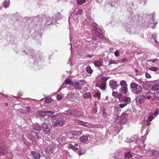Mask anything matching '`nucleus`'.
Listing matches in <instances>:
<instances>
[{
	"label": "nucleus",
	"instance_id": "6e6d98bb",
	"mask_svg": "<svg viewBox=\"0 0 159 159\" xmlns=\"http://www.w3.org/2000/svg\"><path fill=\"white\" fill-rule=\"evenodd\" d=\"M127 59L126 58L122 59V61H127Z\"/></svg>",
	"mask_w": 159,
	"mask_h": 159
},
{
	"label": "nucleus",
	"instance_id": "2f4dec72",
	"mask_svg": "<svg viewBox=\"0 0 159 159\" xmlns=\"http://www.w3.org/2000/svg\"><path fill=\"white\" fill-rule=\"evenodd\" d=\"M112 95L113 97H118L120 96V94H118L117 92L113 91L112 93Z\"/></svg>",
	"mask_w": 159,
	"mask_h": 159
},
{
	"label": "nucleus",
	"instance_id": "b1692460",
	"mask_svg": "<svg viewBox=\"0 0 159 159\" xmlns=\"http://www.w3.org/2000/svg\"><path fill=\"white\" fill-rule=\"evenodd\" d=\"M68 148L69 149L71 148L74 150L75 151H76L78 150V148L72 144H70L68 145Z\"/></svg>",
	"mask_w": 159,
	"mask_h": 159
},
{
	"label": "nucleus",
	"instance_id": "473e14b6",
	"mask_svg": "<svg viewBox=\"0 0 159 159\" xmlns=\"http://www.w3.org/2000/svg\"><path fill=\"white\" fill-rule=\"evenodd\" d=\"M118 63V62L116 61H114L112 60H111L108 64V65H110L111 64H116Z\"/></svg>",
	"mask_w": 159,
	"mask_h": 159
},
{
	"label": "nucleus",
	"instance_id": "f704fd0d",
	"mask_svg": "<svg viewBox=\"0 0 159 159\" xmlns=\"http://www.w3.org/2000/svg\"><path fill=\"white\" fill-rule=\"evenodd\" d=\"M154 97L157 100H159V91L154 93Z\"/></svg>",
	"mask_w": 159,
	"mask_h": 159
},
{
	"label": "nucleus",
	"instance_id": "4be33fe9",
	"mask_svg": "<svg viewBox=\"0 0 159 159\" xmlns=\"http://www.w3.org/2000/svg\"><path fill=\"white\" fill-rule=\"evenodd\" d=\"M65 82L66 84H70L72 85L73 82H72L71 80L70 79H66L65 80Z\"/></svg>",
	"mask_w": 159,
	"mask_h": 159
},
{
	"label": "nucleus",
	"instance_id": "f03ea898",
	"mask_svg": "<svg viewBox=\"0 0 159 159\" xmlns=\"http://www.w3.org/2000/svg\"><path fill=\"white\" fill-rule=\"evenodd\" d=\"M131 91L136 94H140L142 90V88L139 85L136 83L132 82L130 84Z\"/></svg>",
	"mask_w": 159,
	"mask_h": 159
},
{
	"label": "nucleus",
	"instance_id": "2eb2a0df",
	"mask_svg": "<svg viewBox=\"0 0 159 159\" xmlns=\"http://www.w3.org/2000/svg\"><path fill=\"white\" fill-rule=\"evenodd\" d=\"M120 91L123 94H126L128 91V86L121 87L120 89Z\"/></svg>",
	"mask_w": 159,
	"mask_h": 159
},
{
	"label": "nucleus",
	"instance_id": "bf43d9fd",
	"mask_svg": "<svg viewBox=\"0 0 159 159\" xmlns=\"http://www.w3.org/2000/svg\"><path fill=\"white\" fill-rule=\"evenodd\" d=\"M155 26H156V24L154 26H152V29H154L155 28Z\"/></svg>",
	"mask_w": 159,
	"mask_h": 159
},
{
	"label": "nucleus",
	"instance_id": "1a4fd4ad",
	"mask_svg": "<svg viewBox=\"0 0 159 159\" xmlns=\"http://www.w3.org/2000/svg\"><path fill=\"white\" fill-rule=\"evenodd\" d=\"M145 99V97L143 95H139L136 98V100L139 103H142Z\"/></svg>",
	"mask_w": 159,
	"mask_h": 159
},
{
	"label": "nucleus",
	"instance_id": "de8ad7c7",
	"mask_svg": "<svg viewBox=\"0 0 159 159\" xmlns=\"http://www.w3.org/2000/svg\"><path fill=\"white\" fill-rule=\"evenodd\" d=\"M152 154L153 155L156 156L158 154V152L156 151H154L152 152Z\"/></svg>",
	"mask_w": 159,
	"mask_h": 159
},
{
	"label": "nucleus",
	"instance_id": "8fccbe9b",
	"mask_svg": "<svg viewBox=\"0 0 159 159\" xmlns=\"http://www.w3.org/2000/svg\"><path fill=\"white\" fill-rule=\"evenodd\" d=\"M158 60L157 59H155V60H148V61H152L153 63L155 61H157Z\"/></svg>",
	"mask_w": 159,
	"mask_h": 159
},
{
	"label": "nucleus",
	"instance_id": "cd10ccee",
	"mask_svg": "<svg viewBox=\"0 0 159 159\" xmlns=\"http://www.w3.org/2000/svg\"><path fill=\"white\" fill-rule=\"evenodd\" d=\"M109 77H108L105 76H103L101 78V80L102 81V82H106V81L108 80Z\"/></svg>",
	"mask_w": 159,
	"mask_h": 159
},
{
	"label": "nucleus",
	"instance_id": "49530a36",
	"mask_svg": "<svg viewBox=\"0 0 159 159\" xmlns=\"http://www.w3.org/2000/svg\"><path fill=\"white\" fill-rule=\"evenodd\" d=\"M138 83H139V84H141V85H142V84H144V82L143 81H142L141 80H139V81H138Z\"/></svg>",
	"mask_w": 159,
	"mask_h": 159
},
{
	"label": "nucleus",
	"instance_id": "6e6552de",
	"mask_svg": "<svg viewBox=\"0 0 159 159\" xmlns=\"http://www.w3.org/2000/svg\"><path fill=\"white\" fill-rule=\"evenodd\" d=\"M121 100L123 102H124V103H127V105L129 103L131 102L130 97L125 96L122 97Z\"/></svg>",
	"mask_w": 159,
	"mask_h": 159
},
{
	"label": "nucleus",
	"instance_id": "a19ab883",
	"mask_svg": "<svg viewBox=\"0 0 159 159\" xmlns=\"http://www.w3.org/2000/svg\"><path fill=\"white\" fill-rule=\"evenodd\" d=\"M82 11H83L82 9H79L77 11L76 14L77 15H81L82 14Z\"/></svg>",
	"mask_w": 159,
	"mask_h": 159
},
{
	"label": "nucleus",
	"instance_id": "052dcab7",
	"mask_svg": "<svg viewBox=\"0 0 159 159\" xmlns=\"http://www.w3.org/2000/svg\"><path fill=\"white\" fill-rule=\"evenodd\" d=\"M148 122V123L147 124V125H150L151 124V123L149 122Z\"/></svg>",
	"mask_w": 159,
	"mask_h": 159
},
{
	"label": "nucleus",
	"instance_id": "a18cd8bd",
	"mask_svg": "<svg viewBox=\"0 0 159 159\" xmlns=\"http://www.w3.org/2000/svg\"><path fill=\"white\" fill-rule=\"evenodd\" d=\"M62 98V96L60 94H58L57 95V98L58 100H61Z\"/></svg>",
	"mask_w": 159,
	"mask_h": 159
},
{
	"label": "nucleus",
	"instance_id": "7c9ffc66",
	"mask_svg": "<svg viewBox=\"0 0 159 159\" xmlns=\"http://www.w3.org/2000/svg\"><path fill=\"white\" fill-rule=\"evenodd\" d=\"M101 93L99 92L96 93L93 96L95 97H97L98 99L101 98Z\"/></svg>",
	"mask_w": 159,
	"mask_h": 159
},
{
	"label": "nucleus",
	"instance_id": "20e7f679",
	"mask_svg": "<svg viewBox=\"0 0 159 159\" xmlns=\"http://www.w3.org/2000/svg\"><path fill=\"white\" fill-rule=\"evenodd\" d=\"M43 130L46 134H48L49 133L50 129L48 128L47 123L44 122L42 125Z\"/></svg>",
	"mask_w": 159,
	"mask_h": 159
},
{
	"label": "nucleus",
	"instance_id": "bb28decb",
	"mask_svg": "<svg viewBox=\"0 0 159 159\" xmlns=\"http://www.w3.org/2000/svg\"><path fill=\"white\" fill-rule=\"evenodd\" d=\"M86 71L89 74H91L93 72V70L90 66H88L86 69Z\"/></svg>",
	"mask_w": 159,
	"mask_h": 159
},
{
	"label": "nucleus",
	"instance_id": "4468645a",
	"mask_svg": "<svg viewBox=\"0 0 159 159\" xmlns=\"http://www.w3.org/2000/svg\"><path fill=\"white\" fill-rule=\"evenodd\" d=\"M98 87L100 89L102 90H105L107 87L106 82H102V83L100 84L99 86Z\"/></svg>",
	"mask_w": 159,
	"mask_h": 159
},
{
	"label": "nucleus",
	"instance_id": "13d9d810",
	"mask_svg": "<svg viewBox=\"0 0 159 159\" xmlns=\"http://www.w3.org/2000/svg\"><path fill=\"white\" fill-rule=\"evenodd\" d=\"M57 117V116H55V115H52L51 116V117L52 118H54V117Z\"/></svg>",
	"mask_w": 159,
	"mask_h": 159
},
{
	"label": "nucleus",
	"instance_id": "39448f33",
	"mask_svg": "<svg viewBox=\"0 0 159 159\" xmlns=\"http://www.w3.org/2000/svg\"><path fill=\"white\" fill-rule=\"evenodd\" d=\"M109 85L110 87L113 89H115L119 86L117 82L114 80H111L109 82Z\"/></svg>",
	"mask_w": 159,
	"mask_h": 159
},
{
	"label": "nucleus",
	"instance_id": "9d476101",
	"mask_svg": "<svg viewBox=\"0 0 159 159\" xmlns=\"http://www.w3.org/2000/svg\"><path fill=\"white\" fill-rule=\"evenodd\" d=\"M31 153L35 159H39L41 157L40 154L35 151H31Z\"/></svg>",
	"mask_w": 159,
	"mask_h": 159
},
{
	"label": "nucleus",
	"instance_id": "79ce46f5",
	"mask_svg": "<svg viewBox=\"0 0 159 159\" xmlns=\"http://www.w3.org/2000/svg\"><path fill=\"white\" fill-rule=\"evenodd\" d=\"M115 55L116 57H118L119 56L120 53L119 51L118 50H116L115 52Z\"/></svg>",
	"mask_w": 159,
	"mask_h": 159
},
{
	"label": "nucleus",
	"instance_id": "0eeeda50",
	"mask_svg": "<svg viewBox=\"0 0 159 159\" xmlns=\"http://www.w3.org/2000/svg\"><path fill=\"white\" fill-rule=\"evenodd\" d=\"M92 33L94 35L97 36L99 39H102L103 37L102 34L95 30H92Z\"/></svg>",
	"mask_w": 159,
	"mask_h": 159
},
{
	"label": "nucleus",
	"instance_id": "37998d69",
	"mask_svg": "<svg viewBox=\"0 0 159 159\" xmlns=\"http://www.w3.org/2000/svg\"><path fill=\"white\" fill-rule=\"evenodd\" d=\"M146 77L147 79H149L151 78V76L148 73H146L145 74Z\"/></svg>",
	"mask_w": 159,
	"mask_h": 159
},
{
	"label": "nucleus",
	"instance_id": "680f3d73",
	"mask_svg": "<svg viewBox=\"0 0 159 159\" xmlns=\"http://www.w3.org/2000/svg\"><path fill=\"white\" fill-rule=\"evenodd\" d=\"M154 114L155 115H157V113L156 112H154Z\"/></svg>",
	"mask_w": 159,
	"mask_h": 159
},
{
	"label": "nucleus",
	"instance_id": "c03bdc74",
	"mask_svg": "<svg viewBox=\"0 0 159 159\" xmlns=\"http://www.w3.org/2000/svg\"><path fill=\"white\" fill-rule=\"evenodd\" d=\"M30 132L31 134L32 135V136L35 135L36 134H37V133L35 132L34 130H31L30 131Z\"/></svg>",
	"mask_w": 159,
	"mask_h": 159
},
{
	"label": "nucleus",
	"instance_id": "9b49d317",
	"mask_svg": "<svg viewBox=\"0 0 159 159\" xmlns=\"http://www.w3.org/2000/svg\"><path fill=\"white\" fill-rule=\"evenodd\" d=\"M46 152L49 154H52L53 152V147L51 145H49L46 148Z\"/></svg>",
	"mask_w": 159,
	"mask_h": 159
},
{
	"label": "nucleus",
	"instance_id": "a878e982",
	"mask_svg": "<svg viewBox=\"0 0 159 159\" xmlns=\"http://www.w3.org/2000/svg\"><path fill=\"white\" fill-rule=\"evenodd\" d=\"M86 1V0H77V4L80 5H82L85 3Z\"/></svg>",
	"mask_w": 159,
	"mask_h": 159
},
{
	"label": "nucleus",
	"instance_id": "f3484780",
	"mask_svg": "<svg viewBox=\"0 0 159 159\" xmlns=\"http://www.w3.org/2000/svg\"><path fill=\"white\" fill-rule=\"evenodd\" d=\"M82 96L84 99L92 98V95L90 92H87L84 93Z\"/></svg>",
	"mask_w": 159,
	"mask_h": 159
},
{
	"label": "nucleus",
	"instance_id": "ea45409f",
	"mask_svg": "<svg viewBox=\"0 0 159 159\" xmlns=\"http://www.w3.org/2000/svg\"><path fill=\"white\" fill-rule=\"evenodd\" d=\"M103 115L105 117H106L107 115V113L104 109L103 110Z\"/></svg>",
	"mask_w": 159,
	"mask_h": 159
},
{
	"label": "nucleus",
	"instance_id": "4d7b16f0",
	"mask_svg": "<svg viewBox=\"0 0 159 159\" xmlns=\"http://www.w3.org/2000/svg\"><path fill=\"white\" fill-rule=\"evenodd\" d=\"M89 125L90 124H88H88H85V125H84L86 126L89 127Z\"/></svg>",
	"mask_w": 159,
	"mask_h": 159
},
{
	"label": "nucleus",
	"instance_id": "412c9836",
	"mask_svg": "<svg viewBox=\"0 0 159 159\" xmlns=\"http://www.w3.org/2000/svg\"><path fill=\"white\" fill-rule=\"evenodd\" d=\"M159 89V85L157 84L153 85L152 87V91L158 90Z\"/></svg>",
	"mask_w": 159,
	"mask_h": 159
},
{
	"label": "nucleus",
	"instance_id": "423d86ee",
	"mask_svg": "<svg viewBox=\"0 0 159 159\" xmlns=\"http://www.w3.org/2000/svg\"><path fill=\"white\" fill-rule=\"evenodd\" d=\"M38 113L40 116L43 117L45 116H46V114L50 113L51 114H53L54 113V112L52 111H50L41 110L39 111Z\"/></svg>",
	"mask_w": 159,
	"mask_h": 159
},
{
	"label": "nucleus",
	"instance_id": "603ef678",
	"mask_svg": "<svg viewBox=\"0 0 159 159\" xmlns=\"http://www.w3.org/2000/svg\"><path fill=\"white\" fill-rule=\"evenodd\" d=\"M84 154V153H83L82 152L80 151V152H78V154L79 155H82L83 154Z\"/></svg>",
	"mask_w": 159,
	"mask_h": 159
},
{
	"label": "nucleus",
	"instance_id": "4c0bfd02",
	"mask_svg": "<svg viewBox=\"0 0 159 159\" xmlns=\"http://www.w3.org/2000/svg\"><path fill=\"white\" fill-rule=\"evenodd\" d=\"M127 105V103H124L120 104L119 105V106L120 108H122L126 106Z\"/></svg>",
	"mask_w": 159,
	"mask_h": 159
},
{
	"label": "nucleus",
	"instance_id": "f257e3e1",
	"mask_svg": "<svg viewBox=\"0 0 159 159\" xmlns=\"http://www.w3.org/2000/svg\"><path fill=\"white\" fill-rule=\"evenodd\" d=\"M53 125L62 126L66 123V121L63 119L62 117L59 114L57 115V118L52 120Z\"/></svg>",
	"mask_w": 159,
	"mask_h": 159
},
{
	"label": "nucleus",
	"instance_id": "5701e85b",
	"mask_svg": "<svg viewBox=\"0 0 159 159\" xmlns=\"http://www.w3.org/2000/svg\"><path fill=\"white\" fill-rule=\"evenodd\" d=\"M149 69L151 71L157 72L158 70V68L157 67L152 66L149 68Z\"/></svg>",
	"mask_w": 159,
	"mask_h": 159
},
{
	"label": "nucleus",
	"instance_id": "e433bc0d",
	"mask_svg": "<svg viewBox=\"0 0 159 159\" xmlns=\"http://www.w3.org/2000/svg\"><path fill=\"white\" fill-rule=\"evenodd\" d=\"M52 101V99L51 98H47L45 99V102L47 103H49L51 102Z\"/></svg>",
	"mask_w": 159,
	"mask_h": 159
},
{
	"label": "nucleus",
	"instance_id": "e2e57ef3",
	"mask_svg": "<svg viewBox=\"0 0 159 159\" xmlns=\"http://www.w3.org/2000/svg\"><path fill=\"white\" fill-rule=\"evenodd\" d=\"M5 105H6V106H7L8 105V103L7 102H6L5 103Z\"/></svg>",
	"mask_w": 159,
	"mask_h": 159
},
{
	"label": "nucleus",
	"instance_id": "864d4df0",
	"mask_svg": "<svg viewBox=\"0 0 159 159\" xmlns=\"http://www.w3.org/2000/svg\"><path fill=\"white\" fill-rule=\"evenodd\" d=\"M93 56V55H90V54H87V57H89L90 58L92 57Z\"/></svg>",
	"mask_w": 159,
	"mask_h": 159
},
{
	"label": "nucleus",
	"instance_id": "c85d7f7f",
	"mask_svg": "<svg viewBox=\"0 0 159 159\" xmlns=\"http://www.w3.org/2000/svg\"><path fill=\"white\" fill-rule=\"evenodd\" d=\"M125 157H127L128 158H131L132 156V154L130 152H128L127 153H125Z\"/></svg>",
	"mask_w": 159,
	"mask_h": 159
},
{
	"label": "nucleus",
	"instance_id": "69168bd1",
	"mask_svg": "<svg viewBox=\"0 0 159 159\" xmlns=\"http://www.w3.org/2000/svg\"><path fill=\"white\" fill-rule=\"evenodd\" d=\"M75 146H78V144H75Z\"/></svg>",
	"mask_w": 159,
	"mask_h": 159
},
{
	"label": "nucleus",
	"instance_id": "338daca9",
	"mask_svg": "<svg viewBox=\"0 0 159 159\" xmlns=\"http://www.w3.org/2000/svg\"><path fill=\"white\" fill-rule=\"evenodd\" d=\"M132 143V142L131 143H130V145H131V143Z\"/></svg>",
	"mask_w": 159,
	"mask_h": 159
},
{
	"label": "nucleus",
	"instance_id": "f8f14e48",
	"mask_svg": "<svg viewBox=\"0 0 159 159\" xmlns=\"http://www.w3.org/2000/svg\"><path fill=\"white\" fill-rule=\"evenodd\" d=\"M32 128L33 129L38 131L41 130L42 126L37 124H35L33 125Z\"/></svg>",
	"mask_w": 159,
	"mask_h": 159
},
{
	"label": "nucleus",
	"instance_id": "58836bf2",
	"mask_svg": "<svg viewBox=\"0 0 159 159\" xmlns=\"http://www.w3.org/2000/svg\"><path fill=\"white\" fill-rule=\"evenodd\" d=\"M78 123L81 125H85V124H88V123L84 122L81 120H79Z\"/></svg>",
	"mask_w": 159,
	"mask_h": 159
},
{
	"label": "nucleus",
	"instance_id": "6ab92c4d",
	"mask_svg": "<svg viewBox=\"0 0 159 159\" xmlns=\"http://www.w3.org/2000/svg\"><path fill=\"white\" fill-rule=\"evenodd\" d=\"M82 133V132L81 131H73L72 132V134L75 136H80Z\"/></svg>",
	"mask_w": 159,
	"mask_h": 159
},
{
	"label": "nucleus",
	"instance_id": "393cba45",
	"mask_svg": "<svg viewBox=\"0 0 159 159\" xmlns=\"http://www.w3.org/2000/svg\"><path fill=\"white\" fill-rule=\"evenodd\" d=\"M10 2L9 0H5L4 1V6L5 7L7 8V7H9V4H10Z\"/></svg>",
	"mask_w": 159,
	"mask_h": 159
},
{
	"label": "nucleus",
	"instance_id": "09e8293b",
	"mask_svg": "<svg viewBox=\"0 0 159 159\" xmlns=\"http://www.w3.org/2000/svg\"><path fill=\"white\" fill-rule=\"evenodd\" d=\"M145 97V98H147L148 99H150L151 98L152 96L150 95H147V96Z\"/></svg>",
	"mask_w": 159,
	"mask_h": 159
},
{
	"label": "nucleus",
	"instance_id": "a211bd4d",
	"mask_svg": "<svg viewBox=\"0 0 159 159\" xmlns=\"http://www.w3.org/2000/svg\"><path fill=\"white\" fill-rule=\"evenodd\" d=\"M95 66L97 67H99L102 65V63L100 61L97 60L94 63Z\"/></svg>",
	"mask_w": 159,
	"mask_h": 159
},
{
	"label": "nucleus",
	"instance_id": "7ed1b4c3",
	"mask_svg": "<svg viewBox=\"0 0 159 159\" xmlns=\"http://www.w3.org/2000/svg\"><path fill=\"white\" fill-rule=\"evenodd\" d=\"M78 112L74 109H68L65 111L63 113L64 114L68 116H77L78 115L77 114Z\"/></svg>",
	"mask_w": 159,
	"mask_h": 159
},
{
	"label": "nucleus",
	"instance_id": "0e129e2a",
	"mask_svg": "<svg viewBox=\"0 0 159 159\" xmlns=\"http://www.w3.org/2000/svg\"><path fill=\"white\" fill-rule=\"evenodd\" d=\"M0 95H4L3 94L1 93H0Z\"/></svg>",
	"mask_w": 159,
	"mask_h": 159
},
{
	"label": "nucleus",
	"instance_id": "72a5a7b5",
	"mask_svg": "<svg viewBox=\"0 0 159 159\" xmlns=\"http://www.w3.org/2000/svg\"><path fill=\"white\" fill-rule=\"evenodd\" d=\"M92 25L93 26V27L95 28L96 29L99 30V26L96 23H93L92 24Z\"/></svg>",
	"mask_w": 159,
	"mask_h": 159
},
{
	"label": "nucleus",
	"instance_id": "5fc2aeb1",
	"mask_svg": "<svg viewBox=\"0 0 159 159\" xmlns=\"http://www.w3.org/2000/svg\"><path fill=\"white\" fill-rule=\"evenodd\" d=\"M93 111L95 113H96L97 112V110L96 108L93 109Z\"/></svg>",
	"mask_w": 159,
	"mask_h": 159
},
{
	"label": "nucleus",
	"instance_id": "ddd939ff",
	"mask_svg": "<svg viewBox=\"0 0 159 159\" xmlns=\"http://www.w3.org/2000/svg\"><path fill=\"white\" fill-rule=\"evenodd\" d=\"M72 86H73L76 89L80 90L82 89V87L80 86V84L78 82L73 83Z\"/></svg>",
	"mask_w": 159,
	"mask_h": 159
},
{
	"label": "nucleus",
	"instance_id": "3c124183",
	"mask_svg": "<svg viewBox=\"0 0 159 159\" xmlns=\"http://www.w3.org/2000/svg\"><path fill=\"white\" fill-rule=\"evenodd\" d=\"M38 134V133H37L35 135L36 137L38 139H40L41 138V137L39 136Z\"/></svg>",
	"mask_w": 159,
	"mask_h": 159
},
{
	"label": "nucleus",
	"instance_id": "dca6fc26",
	"mask_svg": "<svg viewBox=\"0 0 159 159\" xmlns=\"http://www.w3.org/2000/svg\"><path fill=\"white\" fill-rule=\"evenodd\" d=\"M80 140L82 143H85L88 141V137L86 135L83 136L80 138Z\"/></svg>",
	"mask_w": 159,
	"mask_h": 159
},
{
	"label": "nucleus",
	"instance_id": "aec40b11",
	"mask_svg": "<svg viewBox=\"0 0 159 159\" xmlns=\"http://www.w3.org/2000/svg\"><path fill=\"white\" fill-rule=\"evenodd\" d=\"M120 84L121 87L128 86L126 81L124 80H121L120 82Z\"/></svg>",
	"mask_w": 159,
	"mask_h": 159
},
{
	"label": "nucleus",
	"instance_id": "c756f323",
	"mask_svg": "<svg viewBox=\"0 0 159 159\" xmlns=\"http://www.w3.org/2000/svg\"><path fill=\"white\" fill-rule=\"evenodd\" d=\"M153 118V117L152 115H151V114H150L149 116H148L147 119L148 122L151 121Z\"/></svg>",
	"mask_w": 159,
	"mask_h": 159
},
{
	"label": "nucleus",
	"instance_id": "c9c22d12",
	"mask_svg": "<svg viewBox=\"0 0 159 159\" xmlns=\"http://www.w3.org/2000/svg\"><path fill=\"white\" fill-rule=\"evenodd\" d=\"M97 38L93 36L91 39V42L93 43H94V42L96 41L97 42Z\"/></svg>",
	"mask_w": 159,
	"mask_h": 159
}]
</instances>
